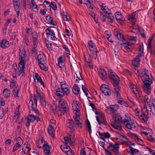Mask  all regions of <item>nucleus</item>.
<instances>
[{
  "label": "nucleus",
  "instance_id": "obj_1",
  "mask_svg": "<svg viewBox=\"0 0 155 155\" xmlns=\"http://www.w3.org/2000/svg\"><path fill=\"white\" fill-rule=\"evenodd\" d=\"M140 70L137 69L136 74L141 78V80L144 84L143 87L144 91L146 94H149L151 91L150 85L153 83V77L151 74L145 69H142V75H140Z\"/></svg>",
  "mask_w": 155,
  "mask_h": 155
},
{
  "label": "nucleus",
  "instance_id": "obj_2",
  "mask_svg": "<svg viewBox=\"0 0 155 155\" xmlns=\"http://www.w3.org/2000/svg\"><path fill=\"white\" fill-rule=\"evenodd\" d=\"M26 57L25 52L24 48L21 50H20L19 53L18 59L19 62L18 64V72L19 75H20L22 74V76H24L25 75L24 68L25 64Z\"/></svg>",
  "mask_w": 155,
  "mask_h": 155
},
{
  "label": "nucleus",
  "instance_id": "obj_3",
  "mask_svg": "<svg viewBox=\"0 0 155 155\" xmlns=\"http://www.w3.org/2000/svg\"><path fill=\"white\" fill-rule=\"evenodd\" d=\"M136 115L138 118L145 122H147L148 120V111L146 106H144L142 108L140 112L138 110V109L135 110Z\"/></svg>",
  "mask_w": 155,
  "mask_h": 155
},
{
  "label": "nucleus",
  "instance_id": "obj_4",
  "mask_svg": "<svg viewBox=\"0 0 155 155\" xmlns=\"http://www.w3.org/2000/svg\"><path fill=\"white\" fill-rule=\"evenodd\" d=\"M58 108L59 111L63 114L69 111V106L67 101L63 99H61L59 102Z\"/></svg>",
  "mask_w": 155,
  "mask_h": 155
},
{
  "label": "nucleus",
  "instance_id": "obj_5",
  "mask_svg": "<svg viewBox=\"0 0 155 155\" xmlns=\"http://www.w3.org/2000/svg\"><path fill=\"white\" fill-rule=\"evenodd\" d=\"M108 72L109 79L113 82L114 86L118 85L120 79L118 76L113 70L110 69L108 70Z\"/></svg>",
  "mask_w": 155,
  "mask_h": 155
},
{
  "label": "nucleus",
  "instance_id": "obj_6",
  "mask_svg": "<svg viewBox=\"0 0 155 155\" xmlns=\"http://www.w3.org/2000/svg\"><path fill=\"white\" fill-rule=\"evenodd\" d=\"M88 48L90 51L91 52L93 57L95 60H96L97 57V52L96 47L94 42L91 40L90 41L88 42Z\"/></svg>",
  "mask_w": 155,
  "mask_h": 155
},
{
  "label": "nucleus",
  "instance_id": "obj_7",
  "mask_svg": "<svg viewBox=\"0 0 155 155\" xmlns=\"http://www.w3.org/2000/svg\"><path fill=\"white\" fill-rule=\"evenodd\" d=\"M34 96L33 99L34 103H33V101L31 99V100L28 104V106H31L34 112L36 114H38L39 113V111L37 108L38 97L36 96L35 94L34 95Z\"/></svg>",
  "mask_w": 155,
  "mask_h": 155
},
{
  "label": "nucleus",
  "instance_id": "obj_8",
  "mask_svg": "<svg viewBox=\"0 0 155 155\" xmlns=\"http://www.w3.org/2000/svg\"><path fill=\"white\" fill-rule=\"evenodd\" d=\"M122 123L128 129L133 130L136 129V126L135 123L131 120H129L125 119L122 121Z\"/></svg>",
  "mask_w": 155,
  "mask_h": 155
},
{
  "label": "nucleus",
  "instance_id": "obj_9",
  "mask_svg": "<svg viewBox=\"0 0 155 155\" xmlns=\"http://www.w3.org/2000/svg\"><path fill=\"white\" fill-rule=\"evenodd\" d=\"M107 69L104 68H100L98 71V76L100 79L102 81H105L107 79Z\"/></svg>",
  "mask_w": 155,
  "mask_h": 155
},
{
  "label": "nucleus",
  "instance_id": "obj_10",
  "mask_svg": "<svg viewBox=\"0 0 155 155\" xmlns=\"http://www.w3.org/2000/svg\"><path fill=\"white\" fill-rule=\"evenodd\" d=\"M100 90L101 92L106 96H110L111 94L110 88L108 85L106 84L102 85L100 87Z\"/></svg>",
  "mask_w": 155,
  "mask_h": 155
},
{
  "label": "nucleus",
  "instance_id": "obj_11",
  "mask_svg": "<svg viewBox=\"0 0 155 155\" xmlns=\"http://www.w3.org/2000/svg\"><path fill=\"white\" fill-rule=\"evenodd\" d=\"M107 147L110 149L111 147H112V150L115 155H117L119 153L118 149L119 147V144L117 143L114 144L112 143L109 142L107 143Z\"/></svg>",
  "mask_w": 155,
  "mask_h": 155
},
{
  "label": "nucleus",
  "instance_id": "obj_12",
  "mask_svg": "<svg viewBox=\"0 0 155 155\" xmlns=\"http://www.w3.org/2000/svg\"><path fill=\"white\" fill-rule=\"evenodd\" d=\"M73 130L70 131L67 137H64V141L66 143H71L74 141V134Z\"/></svg>",
  "mask_w": 155,
  "mask_h": 155
},
{
  "label": "nucleus",
  "instance_id": "obj_13",
  "mask_svg": "<svg viewBox=\"0 0 155 155\" xmlns=\"http://www.w3.org/2000/svg\"><path fill=\"white\" fill-rule=\"evenodd\" d=\"M114 90L113 92L114 97H116L117 99H121V96L120 93V87L119 85L114 86Z\"/></svg>",
  "mask_w": 155,
  "mask_h": 155
},
{
  "label": "nucleus",
  "instance_id": "obj_14",
  "mask_svg": "<svg viewBox=\"0 0 155 155\" xmlns=\"http://www.w3.org/2000/svg\"><path fill=\"white\" fill-rule=\"evenodd\" d=\"M61 90L64 91L65 93V95L66 96H68L69 95L70 93V90L69 87L64 81L61 82Z\"/></svg>",
  "mask_w": 155,
  "mask_h": 155
},
{
  "label": "nucleus",
  "instance_id": "obj_15",
  "mask_svg": "<svg viewBox=\"0 0 155 155\" xmlns=\"http://www.w3.org/2000/svg\"><path fill=\"white\" fill-rule=\"evenodd\" d=\"M114 31L116 38H117L120 41H121L122 42H124L125 39L124 38L123 35L122 34L120 30L119 29H114Z\"/></svg>",
  "mask_w": 155,
  "mask_h": 155
},
{
  "label": "nucleus",
  "instance_id": "obj_16",
  "mask_svg": "<svg viewBox=\"0 0 155 155\" xmlns=\"http://www.w3.org/2000/svg\"><path fill=\"white\" fill-rule=\"evenodd\" d=\"M27 122L25 124L26 126L28 128L30 125V123H33L35 120V116L33 114H30L27 116Z\"/></svg>",
  "mask_w": 155,
  "mask_h": 155
},
{
  "label": "nucleus",
  "instance_id": "obj_17",
  "mask_svg": "<svg viewBox=\"0 0 155 155\" xmlns=\"http://www.w3.org/2000/svg\"><path fill=\"white\" fill-rule=\"evenodd\" d=\"M66 125L67 130L69 129L71 130H75V128H74L75 124L74 121L72 120H68L67 121Z\"/></svg>",
  "mask_w": 155,
  "mask_h": 155
},
{
  "label": "nucleus",
  "instance_id": "obj_18",
  "mask_svg": "<svg viewBox=\"0 0 155 155\" xmlns=\"http://www.w3.org/2000/svg\"><path fill=\"white\" fill-rule=\"evenodd\" d=\"M37 59L38 64H40L46 63L47 62V60L45 56L43 54H40L37 57Z\"/></svg>",
  "mask_w": 155,
  "mask_h": 155
},
{
  "label": "nucleus",
  "instance_id": "obj_19",
  "mask_svg": "<svg viewBox=\"0 0 155 155\" xmlns=\"http://www.w3.org/2000/svg\"><path fill=\"white\" fill-rule=\"evenodd\" d=\"M97 120L99 125L101 124L107 125V124L106 121V120L104 118V115L102 114H100L98 116L96 117Z\"/></svg>",
  "mask_w": 155,
  "mask_h": 155
},
{
  "label": "nucleus",
  "instance_id": "obj_20",
  "mask_svg": "<svg viewBox=\"0 0 155 155\" xmlns=\"http://www.w3.org/2000/svg\"><path fill=\"white\" fill-rule=\"evenodd\" d=\"M44 150V153L45 155H51L50 152V148L49 145L47 143L44 142V145L43 146Z\"/></svg>",
  "mask_w": 155,
  "mask_h": 155
},
{
  "label": "nucleus",
  "instance_id": "obj_21",
  "mask_svg": "<svg viewBox=\"0 0 155 155\" xmlns=\"http://www.w3.org/2000/svg\"><path fill=\"white\" fill-rule=\"evenodd\" d=\"M36 93L39 96L41 102L43 103V105H44L46 106V102L44 98V97L43 93L42 92L39 88H37Z\"/></svg>",
  "mask_w": 155,
  "mask_h": 155
},
{
  "label": "nucleus",
  "instance_id": "obj_22",
  "mask_svg": "<svg viewBox=\"0 0 155 155\" xmlns=\"http://www.w3.org/2000/svg\"><path fill=\"white\" fill-rule=\"evenodd\" d=\"M137 14V13L136 12H133L130 15L128 18L129 21H133L132 23V24L133 25H135V24Z\"/></svg>",
  "mask_w": 155,
  "mask_h": 155
},
{
  "label": "nucleus",
  "instance_id": "obj_23",
  "mask_svg": "<svg viewBox=\"0 0 155 155\" xmlns=\"http://www.w3.org/2000/svg\"><path fill=\"white\" fill-rule=\"evenodd\" d=\"M58 65L59 67L61 68L63 67L65 62V58L64 56H61L57 59Z\"/></svg>",
  "mask_w": 155,
  "mask_h": 155
},
{
  "label": "nucleus",
  "instance_id": "obj_24",
  "mask_svg": "<svg viewBox=\"0 0 155 155\" xmlns=\"http://www.w3.org/2000/svg\"><path fill=\"white\" fill-rule=\"evenodd\" d=\"M118 44L119 45H123L124 47V49L127 51L130 52L131 51L132 48L130 45V44L129 42L125 43L124 42H122V43L118 42Z\"/></svg>",
  "mask_w": 155,
  "mask_h": 155
},
{
  "label": "nucleus",
  "instance_id": "obj_25",
  "mask_svg": "<svg viewBox=\"0 0 155 155\" xmlns=\"http://www.w3.org/2000/svg\"><path fill=\"white\" fill-rule=\"evenodd\" d=\"M141 57H139L137 55L132 61V64L134 66L136 67H138L140 64V58Z\"/></svg>",
  "mask_w": 155,
  "mask_h": 155
},
{
  "label": "nucleus",
  "instance_id": "obj_26",
  "mask_svg": "<svg viewBox=\"0 0 155 155\" xmlns=\"http://www.w3.org/2000/svg\"><path fill=\"white\" fill-rule=\"evenodd\" d=\"M74 120L76 124L80 127H82V121L80 119L79 116L76 114V116L74 117Z\"/></svg>",
  "mask_w": 155,
  "mask_h": 155
},
{
  "label": "nucleus",
  "instance_id": "obj_27",
  "mask_svg": "<svg viewBox=\"0 0 155 155\" xmlns=\"http://www.w3.org/2000/svg\"><path fill=\"white\" fill-rule=\"evenodd\" d=\"M1 47L3 49H5L9 46V42L5 39L2 40L0 43Z\"/></svg>",
  "mask_w": 155,
  "mask_h": 155
},
{
  "label": "nucleus",
  "instance_id": "obj_28",
  "mask_svg": "<svg viewBox=\"0 0 155 155\" xmlns=\"http://www.w3.org/2000/svg\"><path fill=\"white\" fill-rule=\"evenodd\" d=\"M119 106L116 104L112 105L108 107V109L112 113L116 111L119 108Z\"/></svg>",
  "mask_w": 155,
  "mask_h": 155
},
{
  "label": "nucleus",
  "instance_id": "obj_29",
  "mask_svg": "<svg viewBox=\"0 0 155 155\" xmlns=\"http://www.w3.org/2000/svg\"><path fill=\"white\" fill-rule=\"evenodd\" d=\"M56 93V95L60 98H62L64 94H65V93L64 92V91L61 90V88H59L57 89Z\"/></svg>",
  "mask_w": 155,
  "mask_h": 155
},
{
  "label": "nucleus",
  "instance_id": "obj_30",
  "mask_svg": "<svg viewBox=\"0 0 155 155\" xmlns=\"http://www.w3.org/2000/svg\"><path fill=\"white\" fill-rule=\"evenodd\" d=\"M112 127L114 129L119 131L122 130V128L120 124L118 122H112Z\"/></svg>",
  "mask_w": 155,
  "mask_h": 155
},
{
  "label": "nucleus",
  "instance_id": "obj_31",
  "mask_svg": "<svg viewBox=\"0 0 155 155\" xmlns=\"http://www.w3.org/2000/svg\"><path fill=\"white\" fill-rule=\"evenodd\" d=\"M33 76L35 77L38 81L40 83L41 85H42L43 87H45L43 81L41 78L39 76L38 74L35 73L34 74V75H33Z\"/></svg>",
  "mask_w": 155,
  "mask_h": 155
},
{
  "label": "nucleus",
  "instance_id": "obj_32",
  "mask_svg": "<svg viewBox=\"0 0 155 155\" xmlns=\"http://www.w3.org/2000/svg\"><path fill=\"white\" fill-rule=\"evenodd\" d=\"M113 120L114 121L113 122H118L122 121V117L118 115L114 114L112 115Z\"/></svg>",
  "mask_w": 155,
  "mask_h": 155
},
{
  "label": "nucleus",
  "instance_id": "obj_33",
  "mask_svg": "<svg viewBox=\"0 0 155 155\" xmlns=\"http://www.w3.org/2000/svg\"><path fill=\"white\" fill-rule=\"evenodd\" d=\"M73 104L72 107L77 112H78V111H80L79 109V102L77 101H73Z\"/></svg>",
  "mask_w": 155,
  "mask_h": 155
},
{
  "label": "nucleus",
  "instance_id": "obj_34",
  "mask_svg": "<svg viewBox=\"0 0 155 155\" xmlns=\"http://www.w3.org/2000/svg\"><path fill=\"white\" fill-rule=\"evenodd\" d=\"M129 148L130 151V155H134L138 154L139 153L138 150L130 146L129 147Z\"/></svg>",
  "mask_w": 155,
  "mask_h": 155
},
{
  "label": "nucleus",
  "instance_id": "obj_35",
  "mask_svg": "<svg viewBox=\"0 0 155 155\" xmlns=\"http://www.w3.org/2000/svg\"><path fill=\"white\" fill-rule=\"evenodd\" d=\"M48 131L49 135L52 137L54 138V136L53 128L51 126L49 125L48 128Z\"/></svg>",
  "mask_w": 155,
  "mask_h": 155
},
{
  "label": "nucleus",
  "instance_id": "obj_36",
  "mask_svg": "<svg viewBox=\"0 0 155 155\" xmlns=\"http://www.w3.org/2000/svg\"><path fill=\"white\" fill-rule=\"evenodd\" d=\"M51 27H49V28H47L45 30L47 38L49 37L50 36L53 34L54 32L53 30L51 29Z\"/></svg>",
  "mask_w": 155,
  "mask_h": 155
},
{
  "label": "nucleus",
  "instance_id": "obj_37",
  "mask_svg": "<svg viewBox=\"0 0 155 155\" xmlns=\"http://www.w3.org/2000/svg\"><path fill=\"white\" fill-rule=\"evenodd\" d=\"M33 4H31L30 6V9L33 11L34 12H37L38 11V9L37 8V6L35 4V2H32Z\"/></svg>",
  "mask_w": 155,
  "mask_h": 155
},
{
  "label": "nucleus",
  "instance_id": "obj_38",
  "mask_svg": "<svg viewBox=\"0 0 155 155\" xmlns=\"http://www.w3.org/2000/svg\"><path fill=\"white\" fill-rule=\"evenodd\" d=\"M138 52V55L139 57H142L144 55L143 46V44L140 45Z\"/></svg>",
  "mask_w": 155,
  "mask_h": 155
},
{
  "label": "nucleus",
  "instance_id": "obj_39",
  "mask_svg": "<svg viewBox=\"0 0 155 155\" xmlns=\"http://www.w3.org/2000/svg\"><path fill=\"white\" fill-rule=\"evenodd\" d=\"M11 94L10 90L7 89L5 88L3 90V95L4 97H9Z\"/></svg>",
  "mask_w": 155,
  "mask_h": 155
},
{
  "label": "nucleus",
  "instance_id": "obj_40",
  "mask_svg": "<svg viewBox=\"0 0 155 155\" xmlns=\"http://www.w3.org/2000/svg\"><path fill=\"white\" fill-rule=\"evenodd\" d=\"M72 91L75 94H78L80 91V89L76 84H75L73 86Z\"/></svg>",
  "mask_w": 155,
  "mask_h": 155
},
{
  "label": "nucleus",
  "instance_id": "obj_41",
  "mask_svg": "<svg viewBox=\"0 0 155 155\" xmlns=\"http://www.w3.org/2000/svg\"><path fill=\"white\" fill-rule=\"evenodd\" d=\"M128 39L130 41L129 43L132 45L135 44L137 41L135 37L134 36H130L128 37Z\"/></svg>",
  "mask_w": 155,
  "mask_h": 155
},
{
  "label": "nucleus",
  "instance_id": "obj_42",
  "mask_svg": "<svg viewBox=\"0 0 155 155\" xmlns=\"http://www.w3.org/2000/svg\"><path fill=\"white\" fill-rule=\"evenodd\" d=\"M108 15L107 17V21L110 23H113L114 20V16L112 15V14L111 13H107Z\"/></svg>",
  "mask_w": 155,
  "mask_h": 155
},
{
  "label": "nucleus",
  "instance_id": "obj_43",
  "mask_svg": "<svg viewBox=\"0 0 155 155\" xmlns=\"http://www.w3.org/2000/svg\"><path fill=\"white\" fill-rule=\"evenodd\" d=\"M115 15L116 19L117 21L123 19V16L122 15L120 12H116Z\"/></svg>",
  "mask_w": 155,
  "mask_h": 155
},
{
  "label": "nucleus",
  "instance_id": "obj_44",
  "mask_svg": "<svg viewBox=\"0 0 155 155\" xmlns=\"http://www.w3.org/2000/svg\"><path fill=\"white\" fill-rule=\"evenodd\" d=\"M13 94L15 97H16L17 99H18L19 98L18 96V93L19 91L18 88L16 87L14 88L13 89Z\"/></svg>",
  "mask_w": 155,
  "mask_h": 155
},
{
  "label": "nucleus",
  "instance_id": "obj_45",
  "mask_svg": "<svg viewBox=\"0 0 155 155\" xmlns=\"http://www.w3.org/2000/svg\"><path fill=\"white\" fill-rule=\"evenodd\" d=\"M63 18L65 21H69L71 20L69 15L67 13H64L63 15Z\"/></svg>",
  "mask_w": 155,
  "mask_h": 155
},
{
  "label": "nucleus",
  "instance_id": "obj_46",
  "mask_svg": "<svg viewBox=\"0 0 155 155\" xmlns=\"http://www.w3.org/2000/svg\"><path fill=\"white\" fill-rule=\"evenodd\" d=\"M20 106H18L16 108L15 111V115L14 117L16 118H18L20 116L19 114Z\"/></svg>",
  "mask_w": 155,
  "mask_h": 155
},
{
  "label": "nucleus",
  "instance_id": "obj_47",
  "mask_svg": "<svg viewBox=\"0 0 155 155\" xmlns=\"http://www.w3.org/2000/svg\"><path fill=\"white\" fill-rule=\"evenodd\" d=\"M117 103L122 105H124L126 107H128V104L127 103L125 102L121 98V99H118L117 101Z\"/></svg>",
  "mask_w": 155,
  "mask_h": 155
},
{
  "label": "nucleus",
  "instance_id": "obj_48",
  "mask_svg": "<svg viewBox=\"0 0 155 155\" xmlns=\"http://www.w3.org/2000/svg\"><path fill=\"white\" fill-rule=\"evenodd\" d=\"M85 4L89 8H90L92 10L93 9V7L92 6V3L89 0H87L85 1Z\"/></svg>",
  "mask_w": 155,
  "mask_h": 155
},
{
  "label": "nucleus",
  "instance_id": "obj_49",
  "mask_svg": "<svg viewBox=\"0 0 155 155\" xmlns=\"http://www.w3.org/2000/svg\"><path fill=\"white\" fill-rule=\"evenodd\" d=\"M37 146L39 148H41L43 147L44 145V143H43V139H41L40 140H38L37 143Z\"/></svg>",
  "mask_w": 155,
  "mask_h": 155
},
{
  "label": "nucleus",
  "instance_id": "obj_50",
  "mask_svg": "<svg viewBox=\"0 0 155 155\" xmlns=\"http://www.w3.org/2000/svg\"><path fill=\"white\" fill-rule=\"evenodd\" d=\"M99 5H100L101 9L102 11L105 13H107V11L105 9V6L104 4L100 2L99 4Z\"/></svg>",
  "mask_w": 155,
  "mask_h": 155
},
{
  "label": "nucleus",
  "instance_id": "obj_51",
  "mask_svg": "<svg viewBox=\"0 0 155 155\" xmlns=\"http://www.w3.org/2000/svg\"><path fill=\"white\" fill-rule=\"evenodd\" d=\"M16 143L18 144L19 146H21L23 143V140L20 137H18L16 140Z\"/></svg>",
  "mask_w": 155,
  "mask_h": 155
},
{
  "label": "nucleus",
  "instance_id": "obj_52",
  "mask_svg": "<svg viewBox=\"0 0 155 155\" xmlns=\"http://www.w3.org/2000/svg\"><path fill=\"white\" fill-rule=\"evenodd\" d=\"M135 94L139 100L141 101L142 102H144L145 101V100H144L142 99L143 96L142 95L141 93H136Z\"/></svg>",
  "mask_w": 155,
  "mask_h": 155
},
{
  "label": "nucleus",
  "instance_id": "obj_53",
  "mask_svg": "<svg viewBox=\"0 0 155 155\" xmlns=\"http://www.w3.org/2000/svg\"><path fill=\"white\" fill-rule=\"evenodd\" d=\"M84 57L86 61L87 62H91V59L90 55L88 54L84 55Z\"/></svg>",
  "mask_w": 155,
  "mask_h": 155
},
{
  "label": "nucleus",
  "instance_id": "obj_54",
  "mask_svg": "<svg viewBox=\"0 0 155 155\" xmlns=\"http://www.w3.org/2000/svg\"><path fill=\"white\" fill-rule=\"evenodd\" d=\"M61 148L64 152H65L64 151H67V150H70V149L69 146L66 145L61 146Z\"/></svg>",
  "mask_w": 155,
  "mask_h": 155
},
{
  "label": "nucleus",
  "instance_id": "obj_55",
  "mask_svg": "<svg viewBox=\"0 0 155 155\" xmlns=\"http://www.w3.org/2000/svg\"><path fill=\"white\" fill-rule=\"evenodd\" d=\"M32 40L33 45H34V48H35L37 47V45L38 44L37 38L36 37H34V36H33Z\"/></svg>",
  "mask_w": 155,
  "mask_h": 155
},
{
  "label": "nucleus",
  "instance_id": "obj_56",
  "mask_svg": "<svg viewBox=\"0 0 155 155\" xmlns=\"http://www.w3.org/2000/svg\"><path fill=\"white\" fill-rule=\"evenodd\" d=\"M117 137V139H118L119 140L123 142L125 141V140L126 139L124 136H123L122 135L120 134H119L118 135Z\"/></svg>",
  "mask_w": 155,
  "mask_h": 155
},
{
  "label": "nucleus",
  "instance_id": "obj_57",
  "mask_svg": "<svg viewBox=\"0 0 155 155\" xmlns=\"http://www.w3.org/2000/svg\"><path fill=\"white\" fill-rule=\"evenodd\" d=\"M49 6H50L52 8L53 10H55L57 9V7L56 3L52 1L51 2L50 5H49Z\"/></svg>",
  "mask_w": 155,
  "mask_h": 155
},
{
  "label": "nucleus",
  "instance_id": "obj_58",
  "mask_svg": "<svg viewBox=\"0 0 155 155\" xmlns=\"http://www.w3.org/2000/svg\"><path fill=\"white\" fill-rule=\"evenodd\" d=\"M45 63H43V64H40L39 65L40 66L41 69L42 70L47 71L48 70V67L45 65Z\"/></svg>",
  "mask_w": 155,
  "mask_h": 155
},
{
  "label": "nucleus",
  "instance_id": "obj_59",
  "mask_svg": "<svg viewBox=\"0 0 155 155\" xmlns=\"http://www.w3.org/2000/svg\"><path fill=\"white\" fill-rule=\"evenodd\" d=\"M21 146H19V144L16 143L13 147L12 152H15V151L19 149Z\"/></svg>",
  "mask_w": 155,
  "mask_h": 155
},
{
  "label": "nucleus",
  "instance_id": "obj_60",
  "mask_svg": "<svg viewBox=\"0 0 155 155\" xmlns=\"http://www.w3.org/2000/svg\"><path fill=\"white\" fill-rule=\"evenodd\" d=\"M83 79V78L81 76L80 73H78V75L76 74V83L78 82V81L80 80H82Z\"/></svg>",
  "mask_w": 155,
  "mask_h": 155
},
{
  "label": "nucleus",
  "instance_id": "obj_61",
  "mask_svg": "<svg viewBox=\"0 0 155 155\" xmlns=\"http://www.w3.org/2000/svg\"><path fill=\"white\" fill-rule=\"evenodd\" d=\"M16 81L14 80H11L10 81V87L11 88H13L15 85Z\"/></svg>",
  "mask_w": 155,
  "mask_h": 155
},
{
  "label": "nucleus",
  "instance_id": "obj_62",
  "mask_svg": "<svg viewBox=\"0 0 155 155\" xmlns=\"http://www.w3.org/2000/svg\"><path fill=\"white\" fill-rule=\"evenodd\" d=\"M136 141L137 143L141 145L144 146V143L143 141L139 137L136 140Z\"/></svg>",
  "mask_w": 155,
  "mask_h": 155
},
{
  "label": "nucleus",
  "instance_id": "obj_63",
  "mask_svg": "<svg viewBox=\"0 0 155 155\" xmlns=\"http://www.w3.org/2000/svg\"><path fill=\"white\" fill-rule=\"evenodd\" d=\"M86 126H87V127L88 128L89 133V134H91L92 132L91 129V126L90 125V122L88 120H87V123H86Z\"/></svg>",
  "mask_w": 155,
  "mask_h": 155
},
{
  "label": "nucleus",
  "instance_id": "obj_64",
  "mask_svg": "<svg viewBox=\"0 0 155 155\" xmlns=\"http://www.w3.org/2000/svg\"><path fill=\"white\" fill-rule=\"evenodd\" d=\"M147 140L151 142H155V139L151 135H150L147 138Z\"/></svg>",
  "mask_w": 155,
  "mask_h": 155
}]
</instances>
